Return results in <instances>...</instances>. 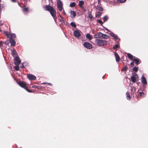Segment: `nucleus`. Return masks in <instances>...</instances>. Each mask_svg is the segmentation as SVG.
Segmentation results:
<instances>
[{"label": "nucleus", "instance_id": "f257e3e1", "mask_svg": "<svg viewBox=\"0 0 148 148\" xmlns=\"http://www.w3.org/2000/svg\"><path fill=\"white\" fill-rule=\"evenodd\" d=\"M45 10L49 11L51 16L53 17L55 21H56L55 17L56 16V11L55 10L53 7L49 5H46L44 7Z\"/></svg>", "mask_w": 148, "mask_h": 148}, {"label": "nucleus", "instance_id": "f03ea898", "mask_svg": "<svg viewBox=\"0 0 148 148\" xmlns=\"http://www.w3.org/2000/svg\"><path fill=\"white\" fill-rule=\"evenodd\" d=\"M57 7L59 10L63 13L64 15H66V14L64 12V10L63 8V4L62 2L60 0H58L57 2Z\"/></svg>", "mask_w": 148, "mask_h": 148}, {"label": "nucleus", "instance_id": "7ed1b4c3", "mask_svg": "<svg viewBox=\"0 0 148 148\" xmlns=\"http://www.w3.org/2000/svg\"><path fill=\"white\" fill-rule=\"evenodd\" d=\"M95 42L99 46L106 45L107 44V42L106 40L101 39H97L95 40Z\"/></svg>", "mask_w": 148, "mask_h": 148}, {"label": "nucleus", "instance_id": "20e7f679", "mask_svg": "<svg viewBox=\"0 0 148 148\" xmlns=\"http://www.w3.org/2000/svg\"><path fill=\"white\" fill-rule=\"evenodd\" d=\"M138 78L137 74L135 73H132V75L131 77V79L133 83H135L136 82V79Z\"/></svg>", "mask_w": 148, "mask_h": 148}, {"label": "nucleus", "instance_id": "39448f33", "mask_svg": "<svg viewBox=\"0 0 148 148\" xmlns=\"http://www.w3.org/2000/svg\"><path fill=\"white\" fill-rule=\"evenodd\" d=\"M17 83L20 86L23 88L25 89L27 87V84L25 82L20 81L19 82H17Z\"/></svg>", "mask_w": 148, "mask_h": 148}, {"label": "nucleus", "instance_id": "423d86ee", "mask_svg": "<svg viewBox=\"0 0 148 148\" xmlns=\"http://www.w3.org/2000/svg\"><path fill=\"white\" fill-rule=\"evenodd\" d=\"M83 45L85 47L89 49H91L92 47V45L88 42H85L84 43Z\"/></svg>", "mask_w": 148, "mask_h": 148}, {"label": "nucleus", "instance_id": "0eeeda50", "mask_svg": "<svg viewBox=\"0 0 148 148\" xmlns=\"http://www.w3.org/2000/svg\"><path fill=\"white\" fill-rule=\"evenodd\" d=\"M21 62L19 60V58L18 56L14 57V63L15 65H19Z\"/></svg>", "mask_w": 148, "mask_h": 148}, {"label": "nucleus", "instance_id": "6e6552de", "mask_svg": "<svg viewBox=\"0 0 148 148\" xmlns=\"http://www.w3.org/2000/svg\"><path fill=\"white\" fill-rule=\"evenodd\" d=\"M102 35V33L100 32H99L95 34V35H94V37L95 38H101Z\"/></svg>", "mask_w": 148, "mask_h": 148}, {"label": "nucleus", "instance_id": "1a4fd4ad", "mask_svg": "<svg viewBox=\"0 0 148 148\" xmlns=\"http://www.w3.org/2000/svg\"><path fill=\"white\" fill-rule=\"evenodd\" d=\"M27 77L30 80H35L36 78L35 76L32 74L27 75Z\"/></svg>", "mask_w": 148, "mask_h": 148}, {"label": "nucleus", "instance_id": "9d476101", "mask_svg": "<svg viewBox=\"0 0 148 148\" xmlns=\"http://www.w3.org/2000/svg\"><path fill=\"white\" fill-rule=\"evenodd\" d=\"M73 34L74 36L76 37H79L80 36V33L78 31L75 30L74 31Z\"/></svg>", "mask_w": 148, "mask_h": 148}, {"label": "nucleus", "instance_id": "9b49d317", "mask_svg": "<svg viewBox=\"0 0 148 148\" xmlns=\"http://www.w3.org/2000/svg\"><path fill=\"white\" fill-rule=\"evenodd\" d=\"M141 82L142 84L144 85H146L147 84V82L146 79L143 76L141 77Z\"/></svg>", "mask_w": 148, "mask_h": 148}, {"label": "nucleus", "instance_id": "f8f14e48", "mask_svg": "<svg viewBox=\"0 0 148 148\" xmlns=\"http://www.w3.org/2000/svg\"><path fill=\"white\" fill-rule=\"evenodd\" d=\"M71 13V17L72 18H74L76 15V13L73 10H71L70 11Z\"/></svg>", "mask_w": 148, "mask_h": 148}, {"label": "nucleus", "instance_id": "ddd939ff", "mask_svg": "<svg viewBox=\"0 0 148 148\" xmlns=\"http://www.w3.org/2000/svg\"><path fill=\"white\" fill-rule=\"evenodd\" d=\"M84 4V2L83 1H80L79 2L78 5L82 8H83V5Z\"/></svg>", "mask_w": 148, "mask_h": 148}, {"label": "nucleus", "instance_id": "4468645a", "mask_svg": "<svg viewBox=\"0 0 148 148\" xmlns=\"http://www.w3.org/2000/svg\"><path fill=\"white\" fill-rule=\"evenodd\" d=\"M132 60L133 62H135V63L137 65H138L140 63L139 62V60L138 58L134 59Z\"/></svg>", "mask_w": 148, "mask_h": 148}, {"label": "nucleus", "instance_id": "2eb2a0df", "mask_svg": "<svg viewBox=\"0 0 148 148\" xmlns=\"http://www.w3.org/2000/svg\"><path fill=\"white\" fill-rule=\"evenodd\" d=\"M115 56L116 57V60L117 62H119L120 61V57L117 53H115Z\"/></svg>", "mask_w": 148, "mask_h": 148}, {"label": "nucleus", "instance_id": "dca6fc26", "mask_svg": "<svg viewBox=\"0 0 148 148\" xmlns=\"http://www.w3.org/2000/svg\"><path fill=\"white\" fill-rule=\"evenodd\" d=\"M11 40L10 42L11 45L12 46H14L15 45L16 42L14 39H10Z\"/></svg>", "mask_w": 148, "mask_h": 148}, {"label": "nucleus", "instance_id": "f3484780", "mask_svg": "<svg viewBox=\"0 0 148 148\" xmlns=\"http://www.w3.org/2000/svg\"><path fill=\"white\" fill-rule=\"evenodd\" d=\"M86 37L87 38L89 39V40H91L92 38V37L91 35L89 34H87L86 35Z\"/></svg>", "mask_w": 148, "mask_h": 148}, {"label": "nucleus", "instance_id": "a211bd4d", "mask_svg": "<svg viewBox=\"0 0 148 148\" xmlns=\"http://www.w3.org/2000/svg\"><path fill=\"white\" fill-rule=\"evenodd\" d=\"M12 54L14 58L17 57V53L15 50H12Z\"/></svg>", "mask_w": 148, "mask_h": 148}, {"label": "nucleus", "instance_id": "6ab92c4d", "mask_svg": "<svg viewBox=\"0 0 148 148\" xmlns=\"http://www.w3.org/2000/svg\"><path fill=\"white\" fill-rule=\"evenodd\" d=\"M4 34L6 35V36L8 37L9 38H10L11 37L10 36V34L7 31H4Z\"/></svg>", "mask_w": 148, "mask_h": 148}, {"label": "nucleus", "instance_id": "aec40b11", "mask_svg": "<svg viewBox=\"0 0 148 148\" xmlns=\"http://www.w3.org/2000/svg\"><path fill=\"white\" fill-rule=\"evenodd\" d=\"M10 36L11 37L10 38H9L10 39H14L13 38H16V35L15 34H10Z\"/></svg>", "mask_w": 148, "mask_h": 148}, {"label": "nucleus", "instance_id": "412c9836", "mask_svg": "<svg viewBox=\"0 0 148 148\" xmlns=\"http://www.w3.org/2000/svg\"><path fill=\"white\" fill-rule=\"evenodd\" d=\"M127 55L128 58L130 60H131L133 59V56L130 53H127Z\"/></svg>", "mask_w": 148, "mask_h": 148}, {"label": "nucleus", "instance_id": "4be33fe9", "mask_svg": "<svg viewBox=\"0 0 148 148\" xmlns=\"http://www.w3.org/2000/svg\"><path fill=\"white\" fill-rule=\"evenodd\" d=\"M126 95L127 99L129 100H130L131 99V97L129 93L127 92H126Z\"/></svg>", "mask_w": 148, "mask_h": 148}, {"label": "nucleus", "instance_id": "5701e85b", "mask_svg": "<svg viewBox=\"0 0 148 148\" xmlns=\"http://www.w3.org/2000/svg\"><path fill=\"white\" fill-rule=\"evenodd\" d=\"M102 37L101 38L107 39H108L109 38V36H108L106 35V34H103V35L102 36Z\"/></svg>", "mask_w": 148, "mask_h": 148}, {"label": "nucleus", "instance_id": "b1692460", "mask_svg": "<svg viewBox=\"0 0 148 148\" xmlns=\"http://www.w3.org/2000/svg\"><path fill=\"white\" fill-rule=\"evenodd\" d=\"M88 16L90 19H92L93 18V16L91 14V12H88Z\"/></svg>", "mask_w": 148, "mask_h": 148}, {"label": "nucleus", "instance_id": "393cba45", "mask_svg": "<svg viewBox=\"0 0 148 148\" xmlns=\"http://www.w3.org/2000/svg\"><path fill=\"white\" fill-rule=\"evenodd\" d=\"M97 9L100 11H102L103 8L100 6L98 5L97 7Z\"/></svg>", "mask_w": 148, "mask_h": 148}, {"label": "nucleus", "instance_id": "a878e982", "mask_svg": "<svg viewBox=\"0 0 148 148\" xmlns=\"http://www.w3.org/2000/svg\"><path fill=\"white\" fill-rule=\"evenodd\" d=\"M76 5V3L75 2H72L71 3L70 5V6L71 8L74 7Z\"/></svg>", "mask_w": 148, "mask_h": 148}, {"label": "nucleus", "instance_id": "bb28decb", "mask_svg": "<svg viewBox=\"0 0 148 148\" xmlns=\"http://www.w3.org/2000/svg\"><path fill=\"white\" fill-rule=\"evenodd\" d=\"M108 19V17L107 16H105L103 18V22L106 21Z\"/></svg>", "mask_w": 148, "mask_h": 148}, {"label": "nucleus", "instance_id": "cd10ccee", "mask_svg": "<svg viewBox=\"0 0 148 148\" xmlns=\"http://www.w3.org/2000/svg\"><path fill=\"white\" fill-rule=\"evenodd\" d=\"M70 25L72 27H73L75 28L76 27V25L75 23L73 22H71V23Z\"/></svg>", "mask_w": 148, "mask_h": 148}, {"label": "nucleus", "instance_id": "c85d7f7f", "mask_svg": "<svg viewBox=\"0 0 148 148\" xmlns=\"http://www.w3.org/2000/svg\"><path fill=\"white\" fill-rule=\"evenodd\" d=\"M114 38L116 41L118 42L119 40V39L118 38V37L117 35H115Z\"/></svg>", "mask_w": 148, "mask_h": 148}, {"label": "nucleus", "instance_id": "c756f323", "mask_svg": "<svg viewBox=\"0 0 148 148\" xmlns=\"http://www.w3.org/2000/svg\"><path fill=\"white\" fill-rule=\"evenodd\" d=\"M101 13L100 12H98V13L95 16L99 18L101 16Z\"/></svg>", "mask_w": 148, "mask_h": 148}, {"label": "nucleus", "instance_id": "7c9ffc66", "mask_svg": "<svg viewBox=\"0 0 148 148\" xmlns=\"http://www.w3.org/2000/svg\"><path fill=\"white\" fill-rule=\"evenodd\" d=\"M16 66H14V68L15 70L17 71H18L19 70V67L18 66V65H16Z\"/></svg>", "mask_w": 148, "mask_h": 148}, {"label": "nucleus", "instance_id": "2f4dec72", "mask_svg": "<svg viewBox=\"0 0 148 148\" xmlns=\"http://www.w3.org/2000/svg\"><path fill=\"white\" fill-rule=\"evenodd\" d=\"M119 45L118 44H116L115 45L114 47H113V49H116L119 47Z\"/></svg>", "mask_w": 148, "mask_h": 148}, {"label": "nucleus", "instance_id": "473e14b6", "mask_svg": "<svg viewBox=\"0 0 148 148\" xmlns=\"http://www.w3.org/2000/svg\"><path fill=\"white\" fill-rule=\"evenodd\" d=\"M133 71L137 72L138 70V68L137 67H135L133 68Z\"/></svg>", "mask_w": 148, "mask_h": 148}, {"label": "nucleus", "instance_id": "72a5a7b5", "mask_svg": "<svg viewBox=\"0 0 148 148\" xmlns=\"http://www.w3.org/2000/svg\"><path fill=\"white\" fill-rule=\"evenodd\" d=\"M106 30H107L108 31V29H106ZM109 31L110 33V36L112 37H114V36L115 35H114L113 33H112V32H111L110 31Z\"/></svg>", "mask_w": 148, "mask_h": 148}, {"label": "nucleus", "instance_id": "f704fd0d", "mask_svg": "<svg viewBox=\"0 0 148 148\" xmlns=\"http://www.w3.org/2000/svg\"><path fill=\"white\" fill-rule=\"evenodd\" d=\"M28 9L27 8H25L23 9V11L24 12H28Z\"/></svg>", "mask_w": 148, "mask_h": 148}, {"label": "nucleus", "instance_id": "c9c22d12", "mask_svg": "<svg viewBox=\"0 0 148 148\" xmlns=\"http://www.w3.org/2000/svg\"><path fill=\"white\" fill-rule=\"evenodd\" d=\"M98 22L101 24V25H102L103 24V23L102 21H101V20L99 19L98 20Z\"/></svg>", "mask_w": 148, "mask_h": 148}, {"label": "nucleus", "instance_id": "e433bc0d", "mask_svg": "<svg viewBox=\"0 0 148 148\" xmlns=\"http://www.w3.org/2000/svg\"><path fill=\"white\" fill-rule=\"evenodd\" d=\"M126 0H118V1H119L121 3H125Z\"/></svg>", "mask_w": 148, "mask_h": 148}, {"label": "nucleus", "instance_id": "4c0bfd02", "mask_svg": "<svg viewBox=\"0 0 148 148\" xmlns=\"http://www.w3.org/2000/svg\"><path fill=\"white\" fill-rule=\"evenodd\" d=\"M25 90H26L28 92H32V90H30L28 89L27 87L25 89Z\"/></svg>", "mask_w": 148, "mask_h": 148}, {"label": "nucleus", "instance_id": "58836bf2", "mask_svg": "<svg viewBox=\"0 0 148 148\" xmlns=\"http://www.w3.org/2000/svg\"><path fill=\"white\" fill-rule=\"evenodd\" d=\"M10 42V41L9 40H7L5 42V45H8L9 44Z\"/></svg>", "mask_w": 148, "mask_h": 148}, {"label": "nucleus", "instance_id": "ea45409f", "mask_svg": "<svg viewBox=\"0 0 148 148\" xmlns=\"http://www.w3.org/2000/svg\"><path fill=\"white\" fill-rule=\"evenodd\" d=\"M140 95L141 96L143 97L145 95V94L143 92H141L140 93Z\"/></svg>", "mask_w": 148, "mask_h": 148}, {"label": "nucleus", "instance_id": "a19ab883", "mask_svg": "<svg viewBox=\"0 0 148 148\" xmlns=\"http://www.w3.org/2000/svg\"><path fill=\"white\" fill-rule=\"evenodd\" d=\"M4 8V6H3L2 4H0V9L1 10V9L3 8Z\"/></svg>", "mask_w": 148, "mask_h": 148}, {"label": "nucleus", "instance_id": "79ce46f5", "mask_svg": "<svg viewBox=\"0 0 148 148\" xmlns=\"http://www.w3.org/2000/svg\"><path fill=\"white\" fill-rule=\"evenodd\" d=\"M32 88H38V86L36 85H34L32 87Z\"/></svg>", "mask_w": 148, "mask_h": 148}, {"label": "nucleus", "instance_id": "37998d69", "mask_svg": "<svg viewBox=\"0 0 148 148\" xmlns=\"http://www.w3.org/2000/svg\"><path fill=\"white\" fill-rule=\"evenodd\" d=\"M3 43V42L2 41H1L0 42V47L2 46Z\"/></svg>", "mask_w": 148, "mask_h": 148}, {"label": "nucleus", "instance_id": "c03bdc74", "mask_svg": "<svg viewBox=\"0 0 148 148\" xmlns=\"http://www.w3.org/2000/svg\"><path fill=\"white\" fill-rule=\"evenodd\" d=\"M130 64L131 65L134 66V64L133 62H131L130 63Z\"/></svg>", "mask_w": 148, "mask_h": 148}, {"label": "nucleus", "instance_id": "a18cd8bd", "mask_svg": "<svg viewBox=\"0 0 148 148\" xmlns=\"http://www.w3.org/2000/svg\"><path fill=\"white\" fill-rule=\"evenodd\" d=\"M24 67V65H23V64H22V66H20V67H21V68H23Z\"/></svg>", "mask_w": 148, "mask_h": 148}, {"label": "nucleus", "instance_id": "49530a36", "mask_svg": "<svg viewBox=\"0 0 148 148\" xmlns=\"http://www.w3.org/2000/svg\"><path fill=\"white\" fill-rule=\"evenodd\" d=\"M127 69L126 68H125V69H123V70H124V71H127Z\"/></svg>", "mask_w": 148, "mask_h": 148}, {"label": "nucleus", "instance_id": "de8ad7c7", "mask_svg": "<svg viewBox=\"0 0 148 148\" xmlns=\"http://www.w3.org/2000/svg\"><path fill=\"white\" fill-rule=\"evenodd\" d=\"M42 84H46V83H45V82H44V83H42Z\"/></svg>", "mask_w": 148, "mask_h": 148}, {"label": "nucleus", "instance_id": "09e8293b", "mask_svg": "<svg viewBox=\"0 0 148 148\" xmlns=\"http://www.w3.org/2000/svg\"><path fill=\"white\" fill-rule=\"evenodd\" d=\"M131 90L132 91V87H131Z\"/></svg>", "mask_w": 148, "mask_h": 148}, {"label": "nucleus", "instance_id": "8fccbe9b", "mask_svg": "<svg viewBox=\"0 0 148 148\" xmlns=\"http://www.w3.org/2000/svg\"><path fill=\"white\" fill-rule=\"evenodd\" d=\"M49 85H50L51 84L50 83H48Z\"/></svg>", "mask_w": 148, "mask_h": 148}, {"label": "nucleus", "instance_id": "3c124183", "mask_svg": "<svg viewBox=\"0 0 148 148\" xmlns=\"http://www.w3.org/2000/svg\"><path fill=\"white\" fill-rule=\"evenodd\" d=\"M49 1H52V0H49Z\"/></svg>", "mask_w": 148, "mask_h": 148}, {"label": "nucleus", "instance_id": "603ef678", "mask_svg": "<svg viewBox=\"0 0 148 148\" xmlns=\"http://www.w3.org/2000/svg\"><path fill=\"white\" fill-rule=\"evenodd\" d=\"M1 32V30L0 29V32Z\"/></svg>", "mask_w": 148, "mask_h": 148}, {"label": "nucleus", "instance_id": "864d4df0", "mask_svg": "<svg viewBox=\"0 0 148 148\" xmlns=\"http://www.w3.org/2000/svg\"><path fill=\"white\" fill-rule=\"evenodd\" d=\"M60 17L61 18H62V17L61 16H60Z\"/></svg>", "mask_w": 148, "mask_h": 148}, {"label": "nucleus", "instance_id": "5fc2aeb1", "mask_svg": "<svg viewBox=\"0 0 148 148\" xmlns=\"http://www.w3.org/2000/svg\"><path fill=\"white\" fill-rule=\"evenodd\" d=\"M103 77H104V76H103V77H102V78H103Z\"/></svg>", "mask_w": 148, "mask_h": 148}, {"label": "nucleus", "instance_id": "6e6d98bb", "mask_svg": "<svg viewBox=\"0 0 148 148\" xmlns=\"http://www.w3.org/2000/svg\"><path fill=\"white\" fill-rule=\"evenodd\" d=\"M12 1H13V0H12Z\"/></svg>", "mask_w": 148, "mask_h": 148}]
</instances>
